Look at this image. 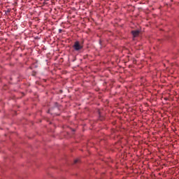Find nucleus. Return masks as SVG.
<instances>
[{
    "instance_id": "f257e3e1",
    "label": "nucleus",
    "mask_w": 179,
    "mask_h": 179,
    "mask_svg": "<svg viewBox=\"0 0 179 179\" xmlns=\"http://www.w3.org/2000/svg\"><path fill=\"white\" fill-rule=\"evenodd\" d=\"M73 48L75 51H80L81 50H83V44L77 41L74 43Z\"/></svg>"
},
{
    "instance_id": "f03ea898",
    "label": "nucleus",
    "mask_w": 179,
    "mask_h": 179,
    "mask_svg": "<svg viewBox=\"0 0 179 179\" xmlns=\"http://www.w3.org/2000/svg\"><path fill=\"white\" fill-rule=\"evenodd\" d=\"M139 30L132 31L131 34H133V37H138L139 36Z\"/></svg>"
},
{
    "instance_id": "7ed1b4c3",
    "label": "nucleus",
    "mask_w": 179,
    "mask_h": 179,
    "mask_svg": "<svg viewBox=\"0 0 179 179\" xmlns=\"http://www.w3.org/2000/svg\"><path fill=\"white\" fill-rule=\"evenodd\" d=\"M79 162V159H75L74 160V164H76V163H78Z\"/></svg>"
},
{
    "instance_id": "20e7f679",
    "label": "nucleus",
    "mask_w": 179,
    "mask_h": 179,
    "mask_svg": "<svg viewBox=\"0 0 179 179\" xmlns=\"http://www.w3.org/2000/svg\"><path fill=\"white\" fill-rule=\"evenodd\" d=\"M59 33L62 31V29H59Z\"/></svg>"
},
{
    "instance_id": "39448f33",
    "label": "nucleus",
    "mask_w": 179,
    "mask_h": 179,
    "mask_svg": "<svg viewBox=\"0 0 179 179\" xmlns=\"http://www.w3.org/2000/svg\"><path fill=\"white\" fill-rule=\"evenodd\" d=\"M7 12L9 13V10H8Z\"/></svg>"
},
{
    "instance_id": "423d86ee",
    "label": "nucleus",
    "mask_w": 179,
    "mask_h": 179,
    "mask_svg": "<svg viewBox=\"0 0 179 179\" xmlns=\"http://www.w3.org/2000/svg\"><path fill=\"white\" fill-rule=\"evenodd\" d=\"M46 1H50V0H46Z\"/></svg>"
}]
</instances>
